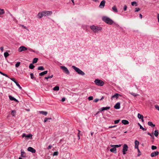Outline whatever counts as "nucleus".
Returning a JSON list of instances; mask_svg holds the SVG:
<instances>
[{
  "instance_id": "e433bc0d",
  "label": "nucleus",
  "mask_w": 159,
  "mask_h": 159,
  "mask_svg": "<svg viewBox=\"0 0 159 159\" xmlns=\"http://www.w3.org/2000/svg\"><path fill=\"white\" fill-rule=\"evenodd\" d=\"M4 56L5 57H7L9 56V54L7 52H5L4 54Z\"/></svg>"
},
{
  "instance_id": "cd10ccee",
  "label": "nucleus",
  "mask_w": 159,
  "mask_h": 159,
  "mask_svg": "<svg viewBox=\"0 0 159 159\" xmlns=\"http://www.w3.org/2000/svg\"><path fill=\"white\" fill-rule=\"evenodd\" d=\"M21 156L22 157H25V152H24V150L22 149H21Z\"/></svg>"
},
{
  "instance_id": "052dcab7",
  "label": "nucleus",
  "mask_w": 159,
  "mask_h": 159,
  "mask_svg": "<svg viewBox=\"0 0 159 159\" xmlns=\"http://www.w3.org/2000/svg\"><path fill=\"white\" fill-rule=\"evenodd\" d=\"M141 129H142L143 131H146L147 130V129L143 128V127Z\"/></svg>"
},
{
  "instance_id": "13d9d810",
  "label": "nucleus",
  "mask_w": 159,
  "mask_h": 159,
  "mask_svg": "<svg viewBox=\"0 0 159 159\" xmlns=\"http://www.w3.org/2000/svg\"><path fill=\"white\" fill-rule=\"evenodd\" d=\"M66 98H63L61 99V101L62 102H63L65 101Z\"/></svg>"
},
{
  "instance_id": "f704fd0d",
  "label": "nucleus",
  "mask_w": 159,
  "mask_h": 159,
  "mask_svg": "<svg viewBox=\"0 0 159 159\" xmlns=\"http://www.w3.org/2000/svg\"><path fill=\"white\" fill-rule=\"evenodd\" d=\"M16 113V111L15 110H13L11 111V115L13 116H15V114Z\"/></svg>"
},
{
  "instance_id": "72a5a7b5",
  "label": "nucleus",
  "mask_w": 159,
  "mask_h": 159,
  "mask_svg": "<svg viewBox=\"0 0 159 159\" xmlns=\"http://www.w3.org/2000/svg\"><path fill=\"white\" fill-rule=\"evenodd\" d=\"M34 67V66L32 64H30L29 66V68L31 69H33Z\"/></svg>"
},
{
  "instance_id": "69168bd1",
  "label": "nucleus",
  "mask_w": 159,
  "mask_h": 159,
  "mask_svg": "<svg viewBox=\"0 0 159 159\" xmlns=\"http://www.w3.org/2000/svg\"><path fill=\"white\" fill-rule=\"evenodd\" d=\"M45 79H46L48 81V79L49 78H48V77H45Z\"/></svg>"
},
{
  "instance_id": "0eeeda50",
  "label": "nucleus",
  "mask_w": 159,
  "mask_h": 159,
  "mask_svg": "<svg viewBox=\"0 0 159 159\" xmlns=\"http://www.w3.org/2000/svg\"><path fill=\"white\" fill-rule=\"evenodd\" d=\"M22 136L23 138L25 137L26 139L28 140L29 139H32V135L31 134L26 135L25 133H23V134Z\"/></svg>"
},
{
  "instance_id": "a18cd8bd",
  "label": "nucleus",
  "mask_w": 159,
  "mask_h": 159,
  "mask_svg": "<svg viewBox=\"0 0 159 159\" xmlns=\"http://www.w3.org/2000/svg\"><path fill=\"white\" fill-rule=\"evenodd\" d=\"M155 108L158 111H159V106L157 105H156L155 106Z\"/></svg>"
},
{
  "instance_id": "bf43d9fd",
  "label": "nucleus",
  "mask_w": 159,
  "mask_h": 159,
  "mask_svg": "<svg viewBox=\"0 0 159 159\" xmlns=\"http://www.w3.org/2000/svg\"><path fill=\"white\" fill-rule=\"evenodd\" d=\"M0 50H1L2 52H3V48L2 47H0Z\"/></svg>"
},
{
  "instance_id": "4c0bfd02",
  "label": "nucleus",
  "mask_w": 159,
  "mask_h": 159,
  "mask_svg": "<svg viewBox=\"0 0 159 159\" xmlns=\"http://www.w3.org/2000/svg\"><path fill=\"white\" fill-rule=\"evenodd\" d=\"M130 94L132 95L133 96H135V97H136V96H138L139 95V94H137V93H130Z\"/></svg>"
},
{
  "instance_id": "6e6552de",
  "label": "nucleus",
  "mask_w": 159,
  "mask_h": 159,
  "mask_svg": "<svg viewBox=\"0 0 159 159\" xmlns=\"http://www.w3.org/2000/svg\"><path fill=\"white\" fill-rule=\"evenodd\" d=\"M42 12L43 15L45 16L50 15L52 14V11H44Z\"/></svg>"
},
{
  "instance_id": "423d86ee",
  "label": "nucleus",
  "mask_w": 159,
  "mask_h": 159,
  "mask_svg": "<svg viewBox=\"0 0 159 159\" xmlns=\"http://www.w3.org/2000/svg\"><path fill=\"white\" fill-rule=\"evenodd\" d=\"M128 145L126 144H124L123 146V148L122 149V152L124 155H125L126 154V152L128 151Z\"/></svg>"
},
{
  "instance_id": "dca6fc26",
  "label": "nucleus",
  "mask_w": 159,
  "mask_h": 159,
  "mask_svg": "<svg viewBox=\"0 0 159 159\" xmlns=\"http://www.w3.org/2000/svg\"><path fill=\"white\" fill-rule=\"evenodd\" d=\"M110 108V107H102L100 109V111H103L105 110H109Z\"/></svg>"
},
{
  "instance_id": "20e7f679",
  "label": "nucleus",
  "mask_w": 159,
  "mask_h": 159,
  "mask_svg": "<svg viewBox=\"0 0 159 159\" xmlns=\"http://www.w3.org/2000/svg\"><path fill=\"white\" fill-rule=\"evenodd\" d=\"M95 84L99 86H102L104 84V82L102 80L98 79H96L94 81Z\"/></svg>"
},
{
  "instance_id": "58836bf2",
  "label": "nucleus",
  "mask_w": 159,
  "mask_h": 159,
  "mask_svg": "<svg viewBox=\"0 0 159 159\" xmlns=\"http://www.w3.org/2000/svg\"><path fill=\"white\" fill-rule=\"evenodd\" d=\"M58 152L57 151L55 152H54L53 155V156H57L58 155Z\"/></svg>"
},
{
  "instance_id": "f257e3e1",
  "label": "nucleus",
  "mask_w": 159,
  "mask_h": 159,
  "mask_svg": "<svg viewBox=\"0 0 159 159\" xmlns=\"http://www.w3.org/2000/svg\"><path fill=\"white\" fill-rule=\"evenodd\" d=\"M102 20L107 24L111 25L114 23V21L110 18L107 16H103L102 18Z\"/></svg>"
},
{
  "instance_id": "680f3d73",
  "label": "nucleus",
  "mask_w": 159,
  "mask_h": 159,
  "mask_svg": "<svg viewBox=\"0 0 159 159\" xmlns=\"http://www.w3.org/2000/svg\"><path fill=\"white\" fill-rule=\"evenodd\" d=\"M141 129H142L143 131H146L147 130V129L143 128V127Z\"/></svg>"
},
{
  "instance_id": "7ed1b4c3",
  "label": "nucleus",
  "mask_w": 159,
  "mask_h": 159,
  "mask_svg": "<svg viewBox=\"0 0 159 159\" xmlns=\"http://www.w3.org/2000/svg\"><path fill=\"white\" fill-rule=\"evenodd\" d=\"M72 67L76 72L79 74L84 75H85V73L82 70H80L79 68L75 67L74 66H73Z\"/></svg>"
},
{
  "instance_id": "aec40b11",
  "label": "nucleus",
  "mask_w": 159,
  "mask_h": 159,
  "mask_svg": "<svg viewBox=\"0 0 159 159\" xmlns=\"http://www.w3.org/2000/svg\"><path fill=\"white\" fill-rule=\"evenodd\" d=\"M122 124L125 125H128L129 124V121L126 120H123L121 121Z\"/></svg>"
},
{
  "instance_id": "2f4dec72",
  "label": "nucleus",
  "mask_w": 159,
  "mask_h": 159,
  "mask_svg": "<svg viewBox=\"0 0 159 159\" xmlns=\"http://www.w3.org/2000/svg\"><path fill=\"white\" fill-rule=\"evenodd\" d=\"M38 60V59L37 58H34L33 61L32 63H35L37 62Z\"/></svg>"
},
{
  "instance_id": "6ab92c4d",
  "label": "nucleus",
  "mask_w": 159,
  "mask_h": 159,
  "mask_svg": "<svg viewBox=\"0 0 159 159\" xmlns=\"http://www.w3.org/2000/svg\"><path fill=\"white\" fill-rule=\"evenodd\" d=\"M39 112L40 114L45 116L47 115L48 114V112L46 111H40Z\"/></svg>"
},
{
  "instance_id": "473e14b6",
  "label": "nucleus",
  "mask_w": 159,
  "mask_h": 159,
  "mask_svg": "<svg viewBox=\"0 0 159 159\" xmlns=\"http://www.w3.org/2000/svg\"><path fill=\"white\" fill-rule=\"evenodd\" d=\"M38 69L39 70H44V68L42 66H39L38 67Z\"/></svg>"
},
{
  "instance_id": "39448f33",
  "label": "nucleus",
  "mask_w": 159,
  "mask_h": 159,
  "mask_svg": "<svg viewBox=\"0 0 159 159\" xmlns=\"http://www.w3.org/2000/svg\"><path fill=\"white\" fill-rule=\"evenodd\" d=\"M60 67L61 69L63 70V71L66 74H70V72L68 70L67 68L65 66H61Z\"/></svg>"
},
{
  "instance_id": "c85d7f7f",
  "label": "nucleus",
  "mask_w": 159,
  "mask_h": 159,
  "mask_svg": "<svg viewBox=\"0 0 159 159\" xmlns=\"http://www.w3.org/2000/svg\"><path fill=\"white\" fill-rule=\"evenodd\" d=\"M53 89L54 91H58L59 89V87L58 86H56L53 88Z\"/></svg>"
},
{
  "instance_id": "a19ab883",
  "label": "nucleus",
  "mask_w": 159,
  "mask_h": 159,
  "mask_svg": "<svg viewBox=\"0 0 159 159\" xmlns=\"http://www.w3.org/2000/svg\"><path fill=\"white\" fill-rule=\"evenodd\" d=\"M157 148V147L156 146L152 145V146L151 148L152 150H154L155 149H156Z\"/></svg>"
},
{
  "instance_id": "a211bd4d",
  "label": "nucleus",
  "mask_w": 159,
  "mask_h": 159,
  "mask_svg": "<svg viewBox=\"0 0 159 159\" xmlns=\"http://www.w3.org/2000/svg\"><path fill=\"white\" fill-rule=\"evenodd\" d=\"M134 143H135V148H139V142L137 140H135L134 142Z\"/></svg>"
},
{
  "instance_id": "3c124183",
  "label": "nucleus",
  "mask_w": 159,
  "mask_h": 159,
  "mask_svg": "<svg viewBox=\"0 0 159 159\" xmlns=\"http://www.w3.org/2000/svg\"><path fill=\"white\" fill-rule=\"evenodd\" d=\"M99 100V99H98L96 98V99H95L93 101L95 102H98Z\"/></svg>"
},
{
  "instance_id": "4be33fe9",
  "label": "nucleus",
  "mask_w": 159,
  "mask_h": 159,
  "mask_svg": "<svg viewBox=\"0 0 159 159\" xmlns=\"http://www.w3.org/2000/svg\"><path fill=\"white\" fill-rule=\"evenodd\" d=\"M48 73V71L46 70L43 72H42L40 73H39V75L40 76H43L46 74H47Z\"/></svg>"
},
{
  "instance_id": "0e129e2a",
  "label": "nucleus",
  "mask_w": 159,
  "mask_h": 159,
  "mask_svg": "<svg viewBox=\"0 0 159 159\" xmlns=\"http://www.w3.org/2000/svg\"><path fill=\"white\" fill-rule=\"evenodd\" d=\"M139 17L140 18L142 19V16L141 14H139Z\"/></svg>"
},
{
  "instance_id": "9d476101",
  "label": "nucleus",
  "mask_w": 159,
  "mask_h": 159,
  "mask_svg": "<svg viewBox=\"0 0 159 159\" xmlns=\"http://www.w3.org/2000/svg\"><path fill=\"white\" fill-rule=\"evenodd\" d=\"M106 1L104 0H103L102 1L99 6V7L101 8H103L104 7Z\"/></svg>"
},
{
  "instance_id": "b1692460",
  "label": "nucleus",
  "mask_w": 159,
  "mask_h": 159,
  "mask_svg": "<svg viewBox=\"0 0 159 159\" xmlns=\"http://www.w3.org/2000/svg\"><path fill=\"white\" fill-rule=\"evenodd\" d=\"M111 147H114L115 148H118L119 147H120L121 146V144L119 145H110Z\"/></svg>"
},
{
  "instance_id": "774afa93",
  "label": "nucleus",
  "mask_w": 159,
  "mask_h": 159,
  "mask_svg": "<svg viewBox=\"0 0 159 159\" xmlns=\"http://www.w3.org/2000/svg\"><path fill=\"white\" fill-rule=\"evenodd\" d=\"M4 76H6V77H8H8H8V75H7V74H5V75H4Z\"/></svg>"
},
{
  "instance_id": "f8f14e48",
  "label": "nucleus",
  "mask_w": 159,
  "mask_h": 159,
  "mask_svg": "<svg viewBox=\"0 0 159 159\" xmlns=\"http://www.w3.org/2000/svg\"><path fill=\"white\" fill-rule=\"evenodd\" d=\"M28 151L31 152L32 153H34L36 152L35 150L31 147H29L28 148Z\"/></svg>"
},
{
  "instance_id": "4468645a",
  "label": "nucleus",
  "mask_w": 159,
  "mask_h": 159,
  "mask_svg": "<svg viewBox=\"0 0 159 159\" xmlns=\"http://www.w3.org/2000/svg\"><path fill=\"white\" fill-rule=\"evenodd\" d=\"M114 107L115 109H118L120 108V103L119 102L117 103L114 106Z\"/></svg>"
},
{
  "instance_id": "c03bdc74",
  "label": "nucleus",
  "mask_w": 159,
  "mask_h": 159,
  "mask_svg": "<svg viewBox=\"0 0 159 159\" xmlns=\"http://www.w3.org/2000/svg\"><path fill=\"white\" fill-rule=\"evenodd\" d=\"M30 77H31V79H33L34 78V74L33 73H30Z\"/></svg>"
},
{
  "instance_id": "79ce46f5",
  "label": "nucleus",
  "mask_w": 159,
  "mask_h": 159,
  "mask_svg": "<svg viewBox=\"0 0 159 159\" xmlns=\"http://www.w3.org/2000/svg\"><path fill=\"white\" fill-rule=\"evenodd\" d=\"M20 62H17L15 65V66L16 67H17L20 66Z\"/></svg>"
},
{
  "instance_id": "bb28decb",
  "label": "nucleus",
  "mask_w": 159,
  "mask_h": 159,
  "mask_svg": "<svg viewBox=\"0 0 159 159\" xmlns=\"http://www.w3.org/2000/svg\"><path fill=\"white\" fill-rule=\"evenodd\" d=\"M113 148L110 149V151L112 152L116 153V148L114 147H112Z\"/></svg>"
},
{
  "instance_id": "37998d69",
  "label": "nucleus",
  "mask_w": 159,
  "mask_h": 159,
  "mask_svg": "<svg viewBox=\"0 0 159 159\" xmlns=\"http://www.w3.org/2000/svg\"><path fill=\"white\" fill-rule=\"evenodd\" d=\"M28 50L29 51H30V52H35V51L33 49H32L29 48H28Z\"/></svg>"
},
{
  "instance_id": "f3484780",
  "label": "nucleus",
  "mask_w": 159,
  "mask_h": 159,
  "mask_svg": "<svg viewBox=\"0 0 159 159\" xmlns=\"http://www.w3.org/2000/svg\"><path fill=\"white\" fill-rule=\"evenodd\" d=\"M120 96V95L118 93H116L114 95L112 96L111 97V99H112L113 98H115L116 99H117L119 97V96Z\"/></svg>"
},
{
  "instance_id": "9b49d317",
  "label": "nucleus",
  "mask_w": 159,
  "mask_h": 159,
  "mask_svg": "<svg viewBox=\"0 0 159 159\" xmlns=\"http://www.w3.org/2000/svg\"><path fill=\"white\" fill-rule=\"evenodd\" d=\"M11 80L15 83L16 85L20 89H22V88L21 87L18 83L16 80L14 78H11Z\"/></svg>"
},
{
  "instance_id": "e2e57ef3",
  "label": "nucleus",
  "mask_w": 159,
  "mask_h": 159,
  "mask_svg": "<svg viewBox=\"0 0 159 159\" xmlns=\"http://www.w3.org/2000/svg\"><path fill=\"white\" fill-rule=\"evenodd\" d=\"M157 19H158V22L159 23V14H157Z\"/></svg>"
},
{
  "instance_id": "864d4df0",
  "label": "nucleus",
  "mask_w": 159,
  "mask_h": 159,
  "mask_svg": "<svg viewBox=\"0 0 159 159\" xmlns=\"http://www.w3.org/2000/svg\"><path fill=\"white\" fill-rule=\"evenodd\" d=\"M138 125L139 126V128L140 129H141V128H142V127H143V126L140 124V123H138Z\"/></svg>"
},
{
  "instance_id": "7c9ffc66",
  "label": "nucleus",
  "mask_w": 159,
  "mask_h": 159,
  "mask_svg": "<svg viewBox=\"0 0 159 159\" xmlns=\"http://www.w3.org/2000/svg\"><path fill=\"white\" fill-rule=\"evenodd\" d=\"M138 117L139 119H142L143 118V116L139 113H138Z\"/></svg>"
},
{
  "instance_id": "603ef678",
  "label": "nucleus",
  "mask_w": 159,
  "mask_h": 159,
  "mask_svg": "<svg viewBox=\"0 0 159 159\" xmlns=\"http://www.w3.org/2000/svg\"><path fill=\"white\" fill-rule=\"evenodd\" d=\"M52 145H49V146H48V149H50L51 148H52Z\"/></svg>"
},
{
  "instance_id": "6e6d98bb",
  "label": "nucleus",
  "mask_w": 159,
  "mask_h": 159,
  "mask_svg": "<svg viewBox=\"0 0 159 159\" xmlns=\"http://www.w3.org/2000/svg\"><path fill=\"white\" fill-rule=\"evenodd\" d=\"M53 75H49L48 76V78H51L53 77Z\"/></svg>"
},
{
  "instance_id": "ea45409f",
  "label": "nucleus",
  "mask_w": 159,
  "mask_h": 159,
  "mask_svg": "<svg viewBox=\"0 0 159 159\" xmlns=\"http://www.w3.org/2000/svg\"><path fill=\"white\" fill-rule=\"evenodd\" d=\"M131 5L132 6H134L135 5L136 6H137V2H136L134 1L131 2Z\"/></svg>"
},
{
  "instance_id": "49530a36",
  "label": "nucleus",
  "mask_w": 159,
  "mask_h": 159,
  "mask_svg": "<svg viewBox=\"0 0 159 159\" xmlns=\"http://www.w3.org/2000/svg\"><path fill=\"white\" fill-rule=\"evenodd\" d=\"M89 100H91L93 99V96H89L88 98Z\"/></svg>"
},
{
  "instance_id": "5701e85b",
  "label": "nucleus",
  "mask_w": 159,
  "mask_h": 159,
  "mask_svg": "<svg viewBox=\"0 0 159 159\" xmlns=\"http://www.w3.org/2000/svg\"><path fill=\"white\" fill-rule=\"evenodd\" d=\"M153 134L156 137H157L159 134V131L158 130H156L154 132Z\"/></svg>"
},
{
  "instance_id": "8fccbe9b",
  "label": "nucleus",
  "mask_w": 159,
  "mask_h": 159,
  "mask_svg": "<svg viewBox=\"0 0 159 159\" xmlns=\"http://www.w3.org/2000/svg\"><path fill=\"white\" fill-rule=\"evenodd\" d=\"M127 6L126 5H125L124 7V11H126L127 10Z\"/></svg>"
},
{
  "instance_id": "ddd939ff",
  "label": "nucleus",
  "mask_w": 159,
  "mask_h": 159,
  "mask_svg": "<svg viewBox=\"0 0 159 159\" xmlns=\"http://www.w3.org/2000/svg\"><path fill=\"white\" fill-rule=\"evenodd\" d=\"M159 152L158 151H156L153 152L151 153V156L152 157H154L157 156L159 154Z\"/></svg>"
},
{
  "instance_id": "393cba45",
  "label": "nucleus",
  "mask_w": 159,
  "mask_h": 159,
  "mask_svg": "<svg viewBox=\"0 0 159 159\" xmlns=\"http://www.w3.org/2000/svg\"><path fill=\"white\" fill-rule=\"evenodd\" d=\"M148 124L149 126H151L152 127H154L155 126V125L153 124L152 122L149 121L148 122Z\"/></svg>"
},
{
  "instance_id": "c9c22d12",
  "label": "nucleus",
  "mask_w": 159,
  "mask_h": 159,
  "mask_svg": "<svg viewBox=\"0 0 159 159\" xmlns=\"http://www.w3.org/2000/svg\"><path fill=\"white\" fill-rule=\"evenodd\" d=\"M52 119V118H45V119H44V123H45L46 122H47L48 120H51Z\"/></svg>"
},
{
  "instance_id": "a878e982",
  "label": "nucleus",
  "mask_w": 159,
  "mask_h": 159,
  "mask_svg": "<svg viewBox=\"0 0 159 159\" xmlns=\"http://www.w3.org/2000/svg\"><path fill=\"white\" fill-rule=\"evenodd\" d=\"M43 12H39L38 14V17L39 18H41L44 16L43 15Z\"/></svg>"
},
{
  "instance_id": "c756f323",
  "label": "nucleus",
  "mask_w": 159,
  "mask_h": 159,
  "mask_svg": "<svg viewBox=\"0 0 159 159\" xmlns=\"http://www.w3.org/2000/svg\"><path fill=\"white\" fill-rule=\"evenodd\" d=\"M5 13V11L3 9L0 8V15L3 14Z\"/></svg>"
},
{
  "instance_id": "f03ea898",
  "label": "nucleus",
  "mask_w": 159,
  "mask_h": 159,
  "mask_svg": "<svg viewBox=\"0 0 159 159\" xmlns=\"http://www.w3.org/2000/svg\"><path fill=\"white\" fill-rule=\"evenodd\" d=\"M90 28L93 32L95 33H98L102 30V27L94 25H90Z\"/></svg>"
},
{
  "instance_id": "de8ad7c7",
  "label": "nucleus",
  "mask_w": 159,
  "mask_h": 159,
  "mask_svg": "<svg viewBox=\"0 0 159 159\" xmlns=\"http://www.w3.org/2000/svg\"><path fill=\"white\" fill-rule=\"evenodd\" d=\"M120 120H116L114 121V123L115 124H118L120 121Z\"/></svg>"
},
{
  "instance_id": "4d7b16f0",
  "label": "nucleus",
  "mask_w": 159,
  "mask_h": 159,
  "mask_svg": "<svg viewBox=\"0 0 159 159\" xmlns=\"http://www.w3.org/2000/svg\"><path fill=\"white\" fill-rule=\"evenodd\" d=\"M148 135H149L150 136H151V137H153V136L151 134V133H149V132H148Z\"/></svg>"
},
{
  "instance_id": "2eb2a0df",
  "label": "nucleus",
  "mask_w": 159,
  "mask_h": 159,
  "mask_svg": "<svg viewBox=\"0 0 159 159\" xmlns=\"http://www.w3.org/2000/svg\"><path fill=\"white\" fill-rule=\"evenodd\" d=\"M9 98L10 100L11 101H14L16 102H18V101L15 98L13 97L11 95L9 96Z\"/></svg>"
},
{
  "instance_id": "1a4fd4ad",
  "label": "nucleus",
  "mask_w": 159,
  "mask_h": 159,
  "mask_svg": "<svg viewBox=\"0 0 159 159\" xmlns=\"http://www.w3.org/2000/svg\"><path fill=\"white\" fill-rule=\"evenodd\" d=\"M28 50V48L24 46H21L18 49L19 52H21L23 51H25Z\"/></svg>"
},
{
  "instance_id": "338daca9",
  "label": "nucleus",
  "mask_w": 159,
  "mask_h": 159,
  "mask_svg": "<svg viewBox=\"0 0 159 159\" xmlns=\"http://www.w3.org/2000/svg\"><path fill=\"white\" fill-rule=\"evenodd\" d=\"M9 14H10V15L12 18H13V17L12 16V15L10 13H9Z\"/></svg>"
},
{
  "instance_id": "09e8293b",
  "label": "nucleus",
  "mask_w": 159,
  "mask_h": 159,
  "mask_svg": "<svg viewBox=\"0 0 159 159\" xmlns=\"http://www.w3.org/2000/svg\"><path fill=\"white\" fill-rule=\"evenodd\" d=\"M140 10V9L139 8H136L135 9V12H138Z\"/></svg>"
},
{
  "instance_id": "5fc2aeb1",
  "label": "nucleus",
  "mask_w": 159,
  "mask_h": 159,
  "mask_svg": "<svg viewBox=\"0 0 159 159\" xmlns=\"http://www.w3.org/2000/svg\"><path fill=\"white\" fill-rule=\"evenodd\" d=\"M116 126V125H114V126H110L109 127V128H114V127H115Z\"/></svg>"
},
{
  "instance_id": "412c9836",
  "label": "nucleus",
  "mask_w": 159,
  "mask_h": 159,
  "mask_svg": "<svg viewBox=\"0 0 159 159\" xmlns=\"http://www.w3.org/2000/svg\"><path fill=\"white\" fill-rule=\"evenodd\" d=\"M112 9L113 11L116 12H118V10L116 6H114L112 7Z\"/></svg>"
}]
</instances>
